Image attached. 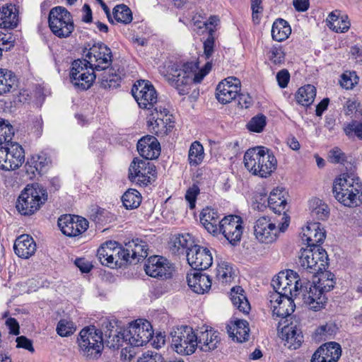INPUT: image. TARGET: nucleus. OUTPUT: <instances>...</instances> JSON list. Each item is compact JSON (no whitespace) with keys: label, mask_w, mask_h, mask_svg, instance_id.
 I'll return each instance as SVG.
<instances>
[{"label":"nucleus","mask_w":362,"mask_h":362,"mask_svg":"<svg viewBox=\"0 0 362 362\" xmlns=\"http://www.w3.org/2000/svg\"><path fill=\"white\" fill-rule=\"evenodd\" d=\"M144 270L151 277L168 279L172 277L174 267L166 258L155 255L147 259Z\"/></svg>","instance_id":"obj_16"},{"label":"nucleus","mask_w":362,"mask_h":362,"mask_svg":"<svg viewBox=\"0 0 362 362\" xmlns=\"http://www.w3.org/2000/svg\"><path fill=\"white\" fill-rule=\"evenodd\" d=\"M229 337L236 339H247L250 329L246 320H236L226 326Z\"/></svg>","instance_id":"obj_34"},{"label":"nucleus","mask_w":362,"mask_h":362,"mask_svg":"<svg viewBox=\"0 0 362 362\" xmlns=\"http://www.w3.org/2000/svg\"><path fill=\"white\" fill-rule=\"evenodd\" d=\"M267 124V118L262 114L253 117L247 124V128L250 132L259 133L263 131Z\"/></svg>","instance_id":"obj_56"},{"label":"nucleus","mask_w":362,"mask_h":362,"mask_svg":"<svg viewBox=\"0 0 362 362\" xmlns=\"http://www.w3.org/2000/svg\"><path fill=\"white\" fill-rule=\"evenodd\" d=\"M14 129L8 120L0 118V144L5 145L12 142Z\"/></svg>","instance_id":"obj_50"},{"label":"nucleus","mask_w":362,"mask_h":362,"mask_svg":"<svg viewBox=\"0 0 362 362\" xmlns=\"http://www.w3.org/2000/svg\"><path fill=\"white\" fill-rule=\"evenodd\" d=\"M101 329L103 331V337L113 339H129L127 338V328L125 329L119 320L108 318L101 320Z\"/></svg>","instance_id":"obj_26"},{"label":"nucleus","mask_w":362,"mask_h":362,"mask_svg":"<svg viewBox=\"0 0 362 362\" xmlns=\"http://www.w3.org/2000/svg\"><path fill=\"white\" fill-rule=\"evenodd\" d=\"M188 264L194 270L203 271L210 267L213 263L211 251L198 245L193 247L187 252Z\"/></svg>","instance_id":"obj_18"},{"label":"nucleus","mask_w":362,"mask_h":362,"mask_svg":"<svg viewBox=\"0 0 362 362\" xmlns=\"http://www.w3.org/2000/svg\"><path fill=\"white\" fill-rule=\"evenodd\" d=\"M126 342V346L122 347L120 358L124 361H130L136 354V349L139 346H146L149 341H129ZM124 342V341H122Z\"/></svg>","instance_id":"obj_45"},{"label":"nucleus","mask_w":362,"mask_h":362,"mask_svg":"<svg viewBox=\"0 0 362 362\" xmlns=\"http://www.w3.org/2000/svg\"><path fill=\"white\" fill-rule=\"evenodd\" d=\"M127 252L129 253L130 264H136L148 256V247L147 243L139 238L126 243Z\"/></svg>","instance_id":"obj_29"},{"label":"nucleus","mask_w":362,"mask_h":362,"mask_svg":"<svg viewBox=\"0 0 362 362\" xmlns=\"http://www.w3.org/2000/svg\"><path fill=\"white\" fill-rule=\"evenodd\" d=\"M124 206L127 209L137 208L141 202V194L134 189H128L122 197Z\"/></svg>","instance_id":"obj_46"},{"label":"nucleus","mask_w":362,"mask_h":362,"mask_svg":"<svg viewBox=\"0 0 362 362\" xmlns=\"http://www.w3.org/2000/svg\"><path fill=\"white\" fill-rule=\"evenodd\" d=\"M17 85V78L8 69H0V95L11 92Z\"/></svg>","instance_id":"obj_39"},{"label":"nucleus","mask_w":362,"mask_h":362,"mask_svg":"<svg viewBox=\"0 0 362 362\" xmlns=\"http://www.w3.org/2000/svg\"><path fill=\"white\" fill-rule=\"evenodd\" d=\"M326 21L329 29L336 33H345L349 29L351 25L346 15L339 18L338 15H336L335 12H331Z\"/></svg>","instance_id":"obj_36"},{"label":"nucleus","mask_w":362,"mask_h":362,"mask_svg":"<svg viewBox=\"0 0 362 362\" xmlns=\"http://www.w3.org/2000/svg\"><path fill=\"white\" fill-rule=\"evenodd\" d=\"M321 274L316 285L326 294L327 292L330 291L334 287L336 282L334 280V275L329 272H320Z\"/></svg>","instance_id":"obj_51"},{"label":"nucleus","mask_w":362,"mask_h":362,"mask_svg":"<svg viewBox=\"0 0 362 362\" xmlns=\"http://www.w3.org/2000/svg\"><path fill=\"white\" fill-rule=\"evenodd\" d=\"M269 58L274 64H282L285 61V53L281 46H273L269 52Z\"/></svg>","instance_id":"obj_59"},{"label":"nucleus","mask_w":362,"mask_h":362,"mask_svg":"<svg viewBox=\"0 0 362 362\" xmlns=\"http://www.w3.org/2000/svg\"><path fill=\"white\" fill-rule=\"evenodd\" d=\"M286 192L282 188L274 189L271 192L269 197L267 199V204L271 210L275 214H283L284 218H286V207L287 205L286 199L285 195Z\"/></svg>","instance_id":"obj_31"},{"label":"nucleus","mask_w":362,"mask_h":362,"mask_svg":"<svg viewBox=\"0 0 362 362\" xmlns=\"http://www.w3.org/2000/svg\"><path fill=\"white\" fill-rule=\"evenodd\" d=\"M48 23L51 31L59 38H66L74 30L71 13L63 6H55L49 13Z\"/></svg>","instance_id":"obj_10"},{"label":"nucleus","mask_w":362,"mask_h":362,"mask_svg":"<svg viewBox=\"0 0 362 362\" xmlns=\"http://www.w3.org/2000/svg\"><path fill=\"white\" fill-rule=\"evenodd\" d=\"M172 338L177 339H194V331L187 325H181L174 327L170 333Z\"/></svg>","instance_id":"obj_52"},{"label":"nucleus","mask_w":362,"mask_h":362,"mask_svg":"<svg viewBox=\"0 0 362 362\" xmlns=\"http://www.w3.org/2000/svg\"><path fill=\"white\" fill-rule=\"evenodd\" d=\"M163 358L160 354L148 351L137 360V362H163Z\"/></svg>","instance_id":"obj_62"},{"label":"nucleus","mask_w":362,"mask_h":362,"mask_svg":"<svg viewBox=\"0 0 362 362\" xmlns=\"http://www.w3.org/2000/svg\"><path fill=\"white\" fill-rule=\"evenodd\" d=\"M13 249L21 258L28 259L36 250V244L33 238L28 234H23L15 240Z\"/></svg>","instance_id":"obj_28"},{"label":"nucleus","mask_w":362,"mask_h":362,"mask_svg":"<svg viewBox=\"0 0 362 362\" xmlns=\"http://www.w3.org/2000/svg\"><path fill=\"white\" fill-rule=\"evenodd\" d=\"M241 286H235L230 291V300L235 307L245 314L249 313L250 305Z\"/></svg>","instance_id":"obj_35"},{"label":"nucleus","mask_w":362,"mask_h":362,"mask_svg":"<svg viewBox=\"0 0 362 362\" xmlns=\"http://www.w3.org/2000/svg\"><path fill=\"white\" fill-rule=\"evenodd\" d=\"M355 76V79L357 78L356 75H355V73H344L341 76V79L339 81L340 85L342 88L345 89H352L354 86V84L356 83V81H354L352 80V76Z\"/></svg>","instance_id":"obj_61"},{"label":"nucleus","mask_w":362,"mask_h":362,"mask_svg":"<svg viewBox=\"0 0 362 362\" xmlns=\"http://www.w3.org/2000/svg\"><path fill=\"white\" fill-rule=\"evenodd\" d=\"M316 96V88L314 86L308 84L298 88L296 93L297 103L308 107L313 104Z\"/></svg>","instance_id":"obj_42"},{"label":"nucleus","mask_w":362,"mask_h":362,"mask_svg":"<svg viewBox=\"0 0 362 362\" xmlns=\"http://www.w3.org/2000/svg\"><path fill=\"white\" fill-rule=\"evenodd\" d=\"M81 354L88 360L100 356L104 349V341H77Z\"/></svg>","instance_id":"obj_32"},{"label":"nucleus","mask_w":362,"mask_h":362,"mask_svg":"<svg viewBox=\"0 0 362 362\" xmlns=\"http://www.w3.org/2000/svg\"><path fill=\"white\" fill-rule=\"evenodd\" d=\"M18 10L14 4H7L0 8V28L13 29L18 23Z\"/></svg>","instance_id":"obj_30"},{"label":"nucleus","mask_w":362,"mask_h":362,"mask_svg":"<svg viewBox=\"0 0 362 362\" xmlns=\"http://www.w3.org/2000/svg\"><path fill=\"white\" fill-rule=\"evenodd\" d=\"M325 238V231L318 222L310 223L305 228H303L301 240L307 245V247L320 246Z\"/></svg>","instance_id":"obj_23"},{"label":"nucleus","mask_w":362,"mask_h":362,"mask_svg":"<svg viewBox=\"0 0 362 362\" xmlns=\"http://www.w3.org/2000/svg\"><path fill=\"white\" fill-rule=\"evenodd\" d=\"M233 276V268L226 262H222L218 264L216 269V277L223 283H228L231 281Z\"/></svg>","instance_id":"obj_54"},{"label":"nucleus","mask_w":362,"mask_h":362,"mask_svg":"<svg viewBox=\"0 0 362 362\" xmlns=\"http://www.w3.org/2000/svg\"><path fill=\"white\" fill-rule=\"evenodd\" d=\"M48 199L47 189L38 183L27 185L16 202V209L21 215L30 216L38 211Z\"/></svg>","instance_id":"obj_7"},{"label":"nucleus","mask_w":362,"mask_h":362,"mask_svg":"<svg viewBox=\"0 0 362 362\" xmlns=\"http://www.w3.org/2000/svg\"><path fill=\"white\" fill-rule=\"evenodd\" d=\"M113 18L117 23L128 24L132 21V13L130 8L124 4L116 6L112 11Z\"/></svg>","instance_id":"obj_48"},{"label":"nucleus","mask_w":362,"mask_h":362,"mask_svg":"<svg viewBox=\"0 0 362 362\" xmlns=\"http://www.w3.org/2000/svg\"><path fill=\"white\" fill-rule=\"evenodd\" d=\"M341 355V345L330 341L322 345L313 355L311 362H337Z\"/></svg>","instance_id":"obj_21"},{"label":"nucleus","mask_w":362,"mask_h":362,"mask_svg":"<svg viewBox=\"0 0 362 362\" xmlns=\"http://www.w3.org/2000/svg\"><path fill=\"white\" fill-rule=\"evenodd\" d=\"M313 247L302 248L300 255L299 256V263L300 267L305 272L313 274V266L315 264Z\"/></svg>","instance_id":"obj_49"},{"label":"nucleus","mask_w":362,"mask_h":362,"mask_svg":"<svg viewBox=\"0 0 362 362\" xmlns=\"http://www.w3.org/2000/svg\"><path fill=\"white\" fill-rule=\"evenodd\" d=\"M291 33V28L286 21L279 18L274 22L272 28L273 40L278 42L284 41L288 37Z\"/></svg>","instance_id":"obj_41"},{"label":"nucleus","mask_w":362,"mask_h":362,"mask_svg":"<svg viewBox=\"0 0 362 362\" xmlns=\"http://www.w3.org/2000/svg\"><path fill=\"white\" fill-rule=\"evenodd\" d=\"M132 94L139 106L143 109L150 110L157 102L156 90L148 81H137L132 88Z\"/></svg>","instance_id":"obj_14"},{"label":"nucleus","mask_w":362,"mask_h":362,"mask_svg":"<svg viewBox=\"0 0 362 362\" xmlns=\"http://www.w3.org/2000/svg\"><path fill=\"white\" fill-rule=\"evenodd\" d=\"M200 222L204 228L214 236L220 234V225L221 224L220 215L218 211L209 207L204 209L199 216Z\"/></svg>","instance_id":"obj_25"},{"label":"nucleus","mask_w":362,"mask_h":362,"mask_svg":"<svg viewBox=\"0 0 362 362\" xmlns=\"http://www.w3.org/2000/svg\"><path fill=\"white\" fill-rule=\"evenodd\" d=\"M240 81L235 77H228L221 81L216 87V96L223 104L230 103L235 100L240 90Z\"/></svg>","instance_id":"obj_19"},{"label":"nucleus","mask_w":362,"mask_h":362,"mask_svg":"<svg viewBox=\"0 0 362 362\" xmlns=\"http://www.w3.org/2000/svg\"><path fill=\"white\" fill-rule=\"evenodd\" d=\"M220 234H223L228 242L235 245L241 240L243 232V220L240 216L229 215L221 220Z\"/></svg>","instance_id":"obj_15"},{"label":"nucleus","mask_w":362,"mask_h":362,"mask_svg":"<svg viewBox=\"0 0 362 362\" xmlns=\"http://www.w3.org/2000/svg\"><path fill=\"white\" fill-rule=\"evenodd\" d=\"M76 328L74 323L71 321L66 320H61L57 325V334L62 337H66L70 336L76 331Z\"/></svg>","instance_id":"obj_57"},{"label":"nucleus","mask_w":362,"mask_h":362,"mask_svg":"<svg viewBox=\"0 0 362 362\" xmlns=\"http://www.w3.org/2000/svg\"><path fill=\"white\" fill-rule=\"evenodd\" d=\"M219 22V18L217 16H211L209 18L205 25L209 28V36L204 42V53L206 59H209L214 52V47L215 44V38L214 37V30L212 28H209V25L215 27Z\"/></svg>","instance_id":"obj_40"},{"label":"nucleus","mask_w":362,"mask_h":362,"mask_svg":"<svg viewBox=\"0 0 362 362\" xmlns=\"http://www.w3.org/2000/svg\"><path fill=\"white\" fill-rule=\"evenodd\" d=\"M156 166L150 161L134 158L129 168V179L140 186H147L156 177Z\"/></svg>","instance_id":"obj_12"},{"label":"nucleus","mask_w":362,"mask_h":362,"mask_svg":"<svg viewBox=\"0 0 362 362\" xmlns=\"http://www.w3.org/2000/svg\"><path fill=\"white\" fill-rule=\"evenodd\" d=\"M332 192L335 199L345 206L362 204V182L353 173H342L333 181Z\"/></svg>","instance_id":"obj_2"},{"label":"nucleus","mask_w":362,"mask_h":362,"mask_svg":"<svg viewBox=\"0 0 362 362\" xmlns=\"http://www.w3.org/2000/svg\"><path fill=\"white\" fill-rule=\"evenodd\" d=\"M280 280L276 279L272 281V286L274 291L269 296V303L274 315L279 317H286L295 310L296 305L293 298L294 291L289 287H280Z\"/></svg>","instance_id":"obj_8"},{"label":"nucleus","mask_w":362,"mask_h":362,"mask_svg":"<svg viewBox=\"0 0 362 362\" xmlns=\"http://www.w3.org/2000/svg\"><path fill=\"white\" fill-rule=\"evenodd\" d=\"M346 134L349 137L356 136L362 140V123L352 121L344 129Z\"/></svg>","instance_id":"obj_60"},{"label":"nucleus","mask_w":362,"mask_h":362,"mask_svg":"<svg viewBox=\"0 0 362 362\" xmlns=\"http://www.w3.org/2000/svg\"><path fill=\"white\" fill-rule=\"evenodd\" d=\"M137 150L144 160L149 161L160 156V146L158 139L151 135L143 136L137 143Z\"/></svg>","instance_id":"obj_24"},{"label":"nucleus","mask_w":362,"mask_h":362,"mask_svg":"<svg viewBox=\"0 0 362 362\" xmlns=\"http://www.w3.org/2000/svg\"><path fill=\"white\" fill-rule=\"evenodd\" d=\"M187 281L191 289L197 293L203 294L207 292L211 286V280L208 275L201 271L194 270L187 274Z\"/></svg>","instance_id":"obj_27"},{"label":"nucleus","mask_w":362,"mask_h":362,"mask_svg":"<svg viewBox=\"0 0 362 362\" xmlns=\"http://www.w3.org/2000/svg\"><path fill=\"white\" fill-rule=\"evenodd\" d=\"M244 163L245 168L253 175L267 177L276 170L277 161L269 148L257 146L245 152Z\"/></svg>","instance_id":"obj_3"},{"label":"nucleus","mask_w":362,"mask_h":362,"mask_svg":"<svg viewBox=\"0 0 362 362\" xmlns=\"http://www.w3.org/2000/svg\"><path fill=\"white\" fill-rule=\"evenodd\" d=\"M315 264H312L313 276L319 274L320 272L325 271L328 266V255L327 252L321 246H314L313 247Z\"/></svg>","instance_id":"obj_37"},{"label":"nucleus","mask_w":362,"mask_h":362,"mask_svg":"<svg viewBox=\"0 0 362 362\" xmlns=\"http://www.w3.org/2000/svg\"><path fill=\"white\" fill-rule=\"evenodd\" d=\"M86 62L90 65L93 71L97 73L106 72L111 70L112 73L118 72L122 69L117 64L112 65V53L111 49L102 42L88 43L83 49Z\"/></svg>","instance_id":"obj_4"},{"label":"nucleus","mask_w":362,"mask_h":362,"mask_svg":"<svg viewBox=\"0 0 362 362\" xmlns=\"http://www.w3.org/2000/svg\"><path fill=\"white\" fill-rule=\"evenodd\" d=\"M192 236L188 234H177L171 240L170 251L174 255L185 254L194 245Z\"/></svg>","instance_id":"obj_33"},{"label":"nucleus","mask_w":362,"mask_h":362,"mask_svg":"<svg viewBox=\"0 0 362 362\" xmlns=\"http://www.w3.org/2000/svg\"><path fill=\"white\" fill-rule=\"evenodd\" d=\"M24 151L18 143L0 144V168L13 170L18 168L24 162Z\"/></svg>","instance_id":"obj_13"},{"label":"nucleus","mask_w":362,"mask_h":362,"mask_svg":"<svg viewBox=\"0 0 362 362\" xmlns=\"http://www.w3.org/2000/svg\"><path fill=\"white\" fill-rule=\"evenodd\" d=\"M204 157V148L199 141H194L189 148L188 153V160L190 165L197 166L199 165Z\"/></svg>","instance_id":"obj_47"},{"label":"nucleus","mask_w":362,"mask_h":362,"mask_svg":"<svg viewBox=\"0 0 362 362\" xmlns=\"http://www.w3.org/2000/svg\"><path fill=\"white\" fill-rule=\"evenodd\" d=\"M83 63L81 60H75L71 65V69L70 71V78H73L75 80L76 76L79 74L80 73H83V71H88L86 68L83 67Z\"/></svg>","instance_id":"obj_64"},{"label":"nucleus","mask_w":362,"mask_h":362,"mask_svg":"<svg viewBox=\"0 0 362 362\" xmlns=\"http://www.w3.org/2000/svg\"><path fill=\"white\" fill-rule=\"evenodd\" d=\"M339 331V327L334 322H328L319 326L314 332L313 337L315 339H325L334 337Z\"/></svg>","instance_id":"obj_43"},{"label":"nucleus","mask_w":362,"mask_h":362,"mask_svg":"<svg viewBox=\"0 0 362 362\" xmlns=\"http://www.w3.org/2000/svg\"><path fill=\"white\" fill-rule=\"evenodd\" d=\"M281 339H297L300 337H303L300 329L293 325L284 327L281 329Z\"/></svg>","instance_id":"obj_58"},{"label":"nucleus","mask_w":362,"mask_h":362,"mask_svg":"<svg viewBox=\"0 0 362 362\" xmlns=\"http://www.w3.org/2000/svg\"><path fill=\"white\" fill-rule=\"evenodd\" d=\"M118 72L112 73L111 70L106 72L97 73L83 71L76 76L75 80L70 78L75 88L85 90L90 88L94 80L98 77L101 87L105 89L117 88L120 86L122 78L125 76L124 69H118Z\"/></svg>","instance_id":"obj_6"},{"label":"nucleus","mask_w":362,"mask_h":362,"mask_svg":"<svg viewBox=\"0 0 362 362\" xmlns=\"http://www.w3.org/2000/svg\"><path fill=\"white\" fill-rule=\"evenodd\" d=\"M80 339H89L98 337L99 339H103V331L100 328H97L95 325H89L83 328L79 333Z\"/></svg>","instance_id":"obj_55"},{"label":"nucleus","mask_w":362,"mask_h":362,"mask_svg":"<svg viewBox=\"0 0 362 362\" xmlns=\"http://www.w3.org/2000/svg\"><path fill=\"white\" fill-rule=\"evenodd\" d=\"M291 275L295 279L294 296H301L305 304L310 310L318 311L324 308L327 302V297L322 291L313 281L311 283L309 280H302L296 272L291 271Z\"/></svg>","instance_id":"obj_5"},{"label":"nucleus","mask_w":362,"mask_h":362,"mask_svg":"<svg viewBox=\"0 0 362 362\" xmlns=\"http://www.w3.org/2000/svg\"><path fill=\"white\" fill-rule=\"evenodd\" d=\"M212 66L211 62H206L204 68L196 73L198 64L194 62L175 63L168 67V81L175 88L180 95L189 93L192 82L199 83L208 74Z\"/></svg>","instance_id":"obj_1"},{"label":"nucleus","mask_w":362,"mask_h":362,"mask_svg":"<svg viewBox=\"0 0 362 362\" xmlns=\"http://www.w3.org/2000/svg\"><path fill=\"white\" fill-rule=\"evenodd\" d=\"M310 207L311 209L312 215L315 216L318 220H326L329 215V209L327 204L322 200L315 198L310 200Z\"/></svg>","instance_id":"obj_44"},{"label":"nucleus","mask_w":362,"mask_h":362,"mask_svg":"<svg viewBox=\"0 0 362 362\" xmlns=\"http://www.w3.org/2000/svg\"><path fill=\"white\" fill-rule=\"evenodd\" d=\"M220 333L212 327L203 325L194 331V339H217Z\"/></svg>","instance_id":"obj_53"},{"label":"nucleus","mask_w":362,"mask_h":362,"mask_svg":"<svg viewBox=\"0 0 362 362\" xmlns=\"http://www.w3.org/2000/svg\"><path fill=\"white\" fill-rule=\"evenodd\" d=\"M173 344V349L181 355H191L197 349L200 351L207 352L214 350L216 347L218 341H175Z\"/></svg>","instance_id":"obj_20"},{"label":"nucleus","mask_w":362,"mask_h":362,"mask_svg":"<svg viewBox=\"0 0 362 362\" xmlns=\"http://www.w3.org/2000/svg\"><path fill=\"white\" fill-rule=\"evenodd\" d=\"M97 257L103 265L113 269L131 264L127 246L122 247L115 241H107L103 244L98 249Z\"/></svg>","instance_id":"obj_9"},{"label":"nucleus","mask_w":362,"mask_h":362,"mask_svg":"<svg viewBox=\"0 0 362 362\" xmlns=\"http://www.w3.org/2000/svg\"><path fill=\"white\" fill-rule=\"evenodd\" d=\"M288 217L280 226H276L269 217L258 218L254 225V234L256 239L262 243L271 244L276 240L279 233L284 232L288 226Z\"/></svg>","instance_id":"obj_11"},{"label":"nucleus","mask_w":362,"mask_h":362,"mask_svg":"<svg viewBox=\"0 0 362 362\" xmlns=\"http://www.w3.org/2000/svg\"><path fill=\"white\" fill-rule=\"evenodd\" d=\"M126 334L130 339H152L154 332L148 321L137 319L129 324Z\"/></svg>","instance_id":"obj_22"},{"label":"nucleus","mask_w":362,"mask_h":362,"mask_svg":"<svg viewBox=\"0 0 362 362\" xmlns=\"http://www.w3.org/2000/svg\"><path fill=\"white\" fill-rule=\"evenodd\" d=\"M57 223L62 233L69 237L77 236L88 228V221L86 218L70 214L60 216Z\"/></svg>","instance_id":"obj_17"},{"label":"nucleus","mask_w":362,"mask_h":362,"mask_svg":"<svg viewBox=\"0 0 362 362\" xmlns=\"http://www.w3.org/2000/svg\"><path fill=\"white\" fill-rule=\"evenodd\" d=\"M315 264H312L313 276L319 274L320 272L325 271L328 266V255L327 252L321 246H314L313 247Z\"/></svg>","instance_id":"obj_38"},{"label":"nucleus","mask_w":362,"mask_h":362,"mask_svg":"<svg viewBox=\"0 0 362 362\" xmlns=\"http://www.w3.org/2000/svg\"><path fill=\"white\" fill-rule=\"evenodd\" d=\"M199 193V189L196 185H193V187L187 189L185 194V199L189 203L190 209L194 208L197 196L198 195Z\"/></svg>","instance_id":"obj_63"}]
</instances>
